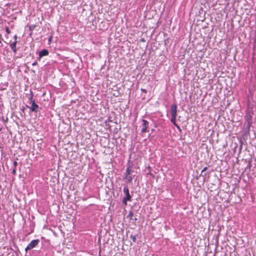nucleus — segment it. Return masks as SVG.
Here are the masks:
<instances>
[{
	"mask_svg": "<svg viewBox=\"0 0 256 256\" xmlns=\"http://www.w3.org/2000/svg\"><path fill=\"white\" fill-rule=\"evenodd\" d=\"M124 193L125 194V196L123 198L122 202L124 205L127 204V202L132 200V197L129 192V190L127 186H125L124 188Z\"/></svg>",
	"mask_w": 256,
	"mask_h": 256,
	"instance_id": "obj_1",
	"label": "nucleus"
},
{
	"mask_svg": "<svg viewBox=\"0 0 256 256\" xmlns=\"http://www.w3.org/2000/svg\"><path fill=\"white\" fill-rule=\"evenodd\" d=\"M40 242V240L38 239L34 240H32L30 243L25 248V250L27 252L28 250H30L35 248Z\"/></svg>",
	"mask_w": 256,
	"mask_h": 256,
	"instance_id": "obj_2",
	"label": "nucleus"
},
{
	"mask_svg": "<svg viewBox=\"0 0 256 256\" xmlns=\"http://www.w3.org/2000/svg\"><path fill=\"white\" fill-rule=\"evenodd\" d=\"M142 124L140 126V127L142 128L141 133L143 134L148 132V128L149 122L144 119L142 120Z\"/></svg>",
	"mask_w": 256,
	"mask_h": 256,
	"instance_id": "obj_3",
	"label": "nucleus"
},
{
	"mask_svg": "<svg viewBox=\"0 0 256 256\" xmlns=\"http://www.w3.org/2000/svg\"><path fill=\"white\" fill-rule=\"evenodd\" d=\"M48 54L49 52L46 49L42 50L39 52V55L38 57V60H40L42 57L48 56Z\"/></svg>",
	"mask_w": 256,
	"mask_h": 256,
	"instance_id": "obj_4",
	"label": "nucleus"
},
{
	"mask_svg": "<svg viewBox=\"0 0 256 256\" xmlns=\"http://www.w3.org/2000/svg\"><path fill=\"white\" fill-rule=\"evenodd\" d=\"M30 108L32 112H37L39 106L36 104L34 100H32V106L30 107Z\"/></svg>",
	"mask_w": 256,
	"mask_h": 256,
	"instance_id": "obj_5",
	"label": "nucleus"
},
{
	"mask_svg": "<svg viewBox=\"0 0 256 256\" xmlns=\"http://www.w3.org/2000/svg\"><path fill=\"white\" fill-rule=\"evenodd\" d=\"M170 112L172 116H176L177 114V106L176 104L172 105L170 108Z\"/></svg>",
	"mask_w": 256,
	"mask_h": 256,
	"instance_id": "obj_6",
	"label": "nucleus"
},
{
	"mask_svg": "<svg viewBox=\"0 0 256 256\" xmlns=\"http://www.w3.org/2000/svg\"><path fill=\"white\" fill-rule=\"evenodd\" d=\"M16 44H17V40H14V42L10 44V45L11 49L13 51V52L14 54H16V52H17V48H16Z\"/></svg>",
	"mask_w": 256,
	"mask_h": 256,
	"instance_id": "obj_7",
	"label": "nucleus"
},
{
	"mask_svg": "<svg viewBox=\"0 0 256 256\" xmlns=\"http://www.w3.org/2000/svg\"><path fill=\"white\" fill-rule=\"evenodd\" d=\"M176 116H172V118H171V122L174 125V126H176L177 124L176 123Z\"/></svg>",
	"mask_w": 256,
	"mask_h": 256,
	"instance_id": "obj_8",
	"label": "nucleus"
},
{
	"mask_svg": "<svg viewBox=\"0 0 256 256\" xmlns=\"http://www.w3.org/2000/svg\"><path fill=\"white\" fill-rule=\"evenodd\" d=\"M132 172L131 169L130 168H128L126 170V176H128L130 174V172Z\"/></svg>",
	"mask_w": 256,
	"mask_h": 256,
	"instance_id": "obj_9",
	"label": "nucleus"
},
{
	"mask_svg": "<svg viewBox=\"0 0 256 256\" xmlns=\"http://www.w3.org/2000/svg\"><path fill=\"white\" fill-rule=\"evenodd\" d=\"M130 238L132 240V241L134 242H136V236H132V235H131Z\"/></svg>",
	"mask_w": 256,
	"mask_h": 256,
	"instance_id": "obj_10",
	"label": "nucleus"
},
{
	"mask_svg": "<svg viewBox=\"0 0 256 256\" xmlns=\"http://www.w3.org/2000/svg\"><path fill=\"white\" fill-rule=\"evenodd\" d=\"M126 178H127L130 182L132 181V178L130 176H126Z\"/></svg>",
	"mask_w": 256,
	"mask_h": 256,
	"instance_id": "obj_11",
	"label": "nucleus"
},
{
	"mask_svg": "<svg viewBox=\"0 0 256 256\" xmlns=\"http://www.w3.org/2000/svg\"><path fill=\"white\" fill-rule=\"evenodd\" d=\"M133 216V213L132 212H130L128 215V217H130L131 220H132V217Z\"/></svg>",
	"mask_w": 256,
	"mask_h": 256,
	"instance_id": "obj_12",
	"label": "nucleus"
},
{
	"mask_svg": "<svg viewBox=\"0 0 256 256\" xmlns=\"http://www.w3.org/2000/svg\"><path fill=\"white\" fill-rule=\"evenodd\" d=\"M207 168H207V167H204V169L202 170V172H201V174H200V176L202 175V173H203L204 171H206V170H207Z\"/></svg>",
	"mask_w": 256,
	"mask_h": 256,
	"instance_id": "obj_13",
	"label": "nucleus"
},
{
	"mask_svg": "<svg viewBox=\"0 0 256 256\" xmlns=\"http://www.w3.org/2000/svg\"><path fill=\"white\" fill-rule=\"evenodd\" d=\"M176 128L178 129V130H179V132H181L182 131V130L180 128V126L177 124L176 126H175Z\"/></svg>",
	"mask_w": 256,
	"mask_h": 256,
	"instance_id": "obj_14",
	"label": "nucleus"
},
{
	"mask_svg": "<svg viewBox=\"0 0 256 256\" xmlns=\"http://www.w3.org/2000/svg\"><path fill=\"white\" fill-rule=\"evenodd\" d=\"M35 28V26L34 25H32L30 26V30H33L34 28Z\"/></svg>",
	"mask_w": 256,
	"mask_h": 256,
	"instance_id": "obj_15",
	"label": "nucleus"
},
{
	"mask_svg": "<svg viewBox=\"0 0 256 256\" xmlns=\"http://www.w3.org/2000/svg\"><path fill=\"white\" fill-rule=\"evenodd\" d=\"M6 31L8 34H10V31L8 28H6Z\"/></svg>",
	"mask_w": 256,
	"mask_h": 256,
	"instance_id": "obj_16",
	"label": "nucleus"
},
{
	"mask_svg": "<svg viewBox=\"0 0 256 256\" xmlns=\"http://www.w3.org/2000/svg\"><path fill=\"white\" fill-rule=\"evenodd\" d=\"M141 91L145 93L147 92V90L144 88H141Z\"/></svg>",
	"mask_w": 256,
	"mask_h": 256,
	"instance_id": "obj_17",
	"label": "nucleus"
},
{
	"mask_svg": "<svg viewBox=\"0 0 256 256\" xmlns=\"http://www.w3.org/2000/svg\"><path fill=\"white\" fill-rule=\"evenodd\" d=\"M12 174H16V168H14L13 170H12Z\"/></svg>",
	"mask_w": 256,
	"mask_h": 256,
	"instance_id": "obj_18",
	"label": "nucleus"
},
{
	"mask_svg": "<svg viewBox=\"0 0 256 256\" xmlns=\"http://www.w3.org/2000/svg\"><path fill=\"white\" fill-rule=\"evenodd\" d=\"M14 166L16 167L17 165H18V162H16V161H14Z\"/></svg>",
	"mask_w": 256,
	"mask_h": 256,
	"instance_id": "obj_19",
	"label": "nucleus"
},
{
	"mask_svg": "<svg viewBox=\"0 0 256 256\" xmlns=\"http://www.w3.org/2000/svg\"><path fill=\"white\" fill-rule=\"evenodd\" d=\"M17 36L16 34L14 36V38L15 39V40H17Z\"/></svg>",
	"mask_w": 256,
	"mask_h": 256,
	"instance_id": "obj_20",
	"label": "nucleus"
},
{
	"mask_svg": "<svg viewBox=\"0 0 256 256\" xmlns=\"http://www.w3.org/2000/svg\"><path fill=\"white\" fill-rule=\"evenodd\" d=\"M36 64H37V62H34V63L32 64V66H35V65H36Z\"/></svg>",
	"mask_w": 256,
	"mask_h": 256,
	"instance_id": "obj_21",
	"label": "nucleus"
},
{
	"mask_svg": "<svg viewBox=\"0 0 256 256\" xmlns=\"http://www.w3.org/2000/svg\"><path fill=\"white\" fill-rule=\"evenodd\" d=\"M137 220L136 218H134V220L136 221Z\"/></svg>",
	"mask_w": 256,
	"mask_h": 256,
	"instance_id": "obj_22",
	"label": "nucleus"
},
{
	"mask_svg": "<svg viewBox=\"0 0 256 256\" xmlns=\"http://www.w3.org/2000/svg\"><path fill=\"white\" fill-rule=\"evenodd\" d=\"M32 96H31V97L30 98V100H32Z\"/></svg>",
	"mask_w": 256,
	"mask_h": 256,
	"instance_id": "obj_23",
	"label": "nucleus"
},
{
	"mask_svg": "<svg viewBox=\"0 0 256 256\" xmlns=\"http://www.w3.org/2000/svg\"><path fill=\"white\" fill-rule=\"evenodd\" d=\"M154 130H152V132H154Z\"/></svg>",
	"mask_w": 256,
	"mask_h": 256,
	"instance_id": "obj_24",
	"label": "nucleus"
}]
</instances>
